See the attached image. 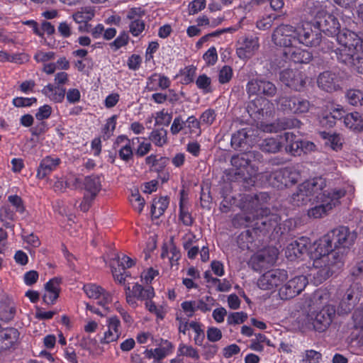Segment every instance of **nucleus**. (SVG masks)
Listing matches in <instances>:
<instances>
[{"label":"nucleus","instance_id":"nucleus-2","mask_svg":"<svg viewBox=\"0 0 363 363\" xmlns=\"http://www.w3.org/2000/svg\"><path fill=\"white\" fill-rule=\"evenodd\" d=\"M111 295L101 286L92 284V332L99 325L105 323L108 326V330L104 333L101 340L104 343H109L118 340L121 335V323L118 318H107L108 313V305L111 301Z\"/></svg>","mask_w":363,"mask_h":363},{"label":"nucleus","instance_id":"nucleus-51","mask_svg":"<svg viewBox=\"0 0 363 363\" xmlns=\"http://www.w3.org/2000/svg\"><path fill=\"white\" fill-rule=\"evenodd\" d=\"M349 66H352L360 74H363V50L361 48L352 56V62H342Z\"/></svg>","mask_w":363,"mask_h":363},{"label":"nucleus","instance_id":"nucleus-63","mask_svg":"<svg viewBox=\"0 0 363 363\" xmlns=\"http://www.w3.org/2000/svg\"><path fill=\"white\" fill-rule=\"evenodd\" d=\"M37 99L35 97H16L13 99L12 104L14 106L18 108L28 107L33 104L36 103Z\"/></svg>","mask_w":363,"mask_h":363},{"label":"nucleus","instance_id":"nucleus-49","mask_svg":"<svg viewBox=\"0 0 363 363\" xmlns=\"http://www.w3.org/2000/svg\"><path fill=\"white\" fill-rule=\"evenodd\" d=\"M196 84L204 94H208L212 91L211 79L205 74L198 77L196 80Z\"/></svg>","mask_w":363,"mask_h":363},{"label":"nucleus","instance_id":"nucleus-64","mask_svg":"<svg viewBox=\"0 0 363 363\" xmlns=\"http://www.w3.org/2000/svg\"><path fill=\"white\" fill-rule=\"evenodd\" d=\"M185 126V121L181 116L174 118L170 127V132L173 135H177Z\"/></svg>","mask_w":363,"mask_h":363},{"label":"nucleus","instance_id":"nucleus-29","mask_svg":"<svg viewBox=\"0 0 363 363\" xmlns=\"http://www.w3.org/2000/svg\"><path fill=\"white\" fill-rule=\"evenodd\" d=\"M259 149L267 153H277L281 149V138L279 135L262 139L258 144Z\"/></svg>","mask_w":363,"mask_h":363},{"label":"nucleus","instance_id":"nucleus-35","mask_svg":"<svg viewBox=\"0 0 363 363\" xmlns=\"http://www.w3.org/2000/svg\"><path fill=\"white\" fill-rule=\"evenodd\" d=\"M15 218V212L10 206L4 205L0 208V221L5 228L13 230L15 225L13 222Z\"/></svg>","mask_w":363,"mask_h":363},{"label":"nucleus","instance_id":"nucleus-45","mask_svg":"<svg viewBox=\"0 0 363 363\" xmlns=\"http://www.w3.org/2000/svg\"><path fill=\"white\" fill-rule=\"evenodd\" d=\"M195 301L196 310H199L203 313L210 311L215 305V299L210 296H204Z\"/></svg>","mask_w":363,"mask_h":363},{"label":"nucleus","instance_id":"nucleus-39","mask_svg":"<svg viewBox=\"0 0 363 363\" xmlns=\"http://www.w3.org/2000/svg\"><path fill=\"white\" fill-rule=\"evenodd\" d=\"M278 257V250L273 247L265 248L253 256V260L266 259V262L271 265L273 264Z\"/></svg>","mask_w":363,"mask_h":363},{"label":"nucleus","instance_id":"nucleus-7","mask_svg":"<svg viewBox=\"0 0 363 363\" xmlns=\"http://www.w3.org/2000/svg\"><path fill=\"white\" fill-rule=\"evenodd\" d=\"M354 187L348 185L345 188H331L321 191L318 199L313 200L315 205L308 211L310 218H319L325 216L333 207L340 203L346 194H353Z\"/></svg>","mask_w":363,"mask_h":363},{"label":"nucleus","instance_id":"nucleus-18","mask_svg":"<svg viewBox=\"0 0 363 363\" xmlns=\"http://www.w3.org/2000/svg\"><path fill=\"white\" fill-rule=\"evenodd\" d=\"M259 47V38L247 36L242 38L238 43L236 53L240 59L251 57Z\"/></svg>","mask_w":363,"mask_h":363},{"label":"nucleus","instance_id":"nucleus-42","mask_svg":"<svg viewBox=\"0 0 363 363\" xmlns=\"http://www.w3.org/2000/svg\"><path fill=\"white\" fill-rule=\"evenodd\" d=\"M149 139L156 146L162 147L167 143V132L164 128L155 129L150 133Z\"/></svg>","mask_w":363,"mask_h":363},{"label":"nucleus","instance_id":"nucleus-57","mask_svg":"<svg viewBox=\"0 0 363 363\" xmlns=\"http://www.w3.org/2000/svg\"><path fill=\"white\" fill-rule=\"evenodd\" d=\"M8 201L11 206L14 207L16 212L20 214H23L26 212V207L20 196L17 195H10L8 196Z\"/></svg>","mask_w":363,"mask_h":363},{"label":"nucleus","instance_id":"nucleus-5","mask_svg":"<svg viewBox=\"0 0 363 363\" xmlns=\"http://www.w3.org/2000/svg\"><path fill=\"white\" fill-rule=\"evenodd\" d=\"M338 47L335 48L334 43L328 40H321L322 49L324 50L323 45L327 46L326 52L331 51L335 57L340 62H352V56L362 48V40L354 32L344 28L340 30L335 35Z\"/></svg>","mask_w":363,"mask_h":363},{"label":"nucleus","instance_id":"nucleus-6","mask_svg":"<svg viewBox=\"0 0 363 363\" xmlns=\"http://www.w3.org/2000/svg\"><path fill=\"white\" fill-rule=\"evenodd\" d=\"M334 6L327 1H314L309 7L313 18L311 25L318 30L331 37H335L340 30V24L336 17L331 15Z\"/></svg>","mask_w":363,"mask_h":363},{"label":"nucleus","instance_id":"nucleus-13","mask_svg":"<svg viewBox=\"0 0 363 363\" xmlns=\"http://www.w3.org/2000/svg\"><path fill=\"white\" fill-rule=\"evenodd\" d=\"M277 91V86L273 82L262 77L252 79L246 84V91L249 96L264 95L273 97Z\"/></svg>","mask_w":363,"mask_h":363},{"label":"nucleus","instance_id":"nucleus-37","mask_svg":"<svg viewBox=\"0 0 363 363\" xmlns=\"http://www.w3.org/2000/svg\"><path fill=\"white\" fill-rule=\"evenodd\" d=\"M132 293L134 297L140 300H150L155 296L154 289L152 286L144 287L138 284L133 286Z\"/></svg>","mask_w":363,"mask_h":363},{"label":"nucleus","instance_id":"nucleus-4","mask_svg":"<svg viewBox=\"0 0 363 363\" xmlns=\"http://www.w3.org/2000/svg\"><path fill=\"white\" fill-rule=\"evenodd\" d=\"M269 199V195L267 192L255 194L250 201L252 210L250 214L238 215L235 220L239 219L242 220V225H247L252 218L256 219L258 228H260L259 224H261L264 229L276 230L280 223V217L276 213H270L269 209L265 207Z\"/></svg>","mask_w":363,"mask_h":363},{"label":"nucleus","instance_id":"nucleus-8","mask_svg":"<svg viewBox=\"0 0 363 363\" xmlns=\"http://www.w3.org/2000/svg\"><path fill=\"white\" fill-rule=\"evenodd\" d=\"M329 294L326 291L319 290L313 294L311 298L314 308L323 306L320 311L317 313L310 311L308 314V318L312 322L314 329L318 332L325 331L330 326L335 315V306L325 305L329 301Z\"/></svg>","mask_w":363,"mask_h":363},{"label":"nucleus","instance_id":"nucleus-23","mask_svg":"<svg viewBox=\"0 0 363 363\" xmlns=\"http://www.w3.org/2000/svg\"><path fill=\"white\" fill-rule=\"evenodd\" d=\"M260 228L257 226V221L255 224L252 230H247L242 232L238 237V243L242 249L253 250L255 245L253 244V234H256L257 231L264 234L273 230V229H264L263 225L259 224Z\"/></svg>","mask_w":363,"mask_h":363},{"label":"nucleus","instance_id":"nucleus-41","mask_svg":"<svg viewBox=\"0 0 363 363\" xmlns=\"http://www.w3.org/2000/svg\"><path fill=\"white\" fill-rule=\"evenodd\" d=\"M321 134L323 138L326 140L325 145L329 146L332 150L338 151L342 149V139L339 134H330L326 132H323Z\"/></svg>","mask_w":363,"mask_h":363},{"label":"nucleus","instance_id":"nucleus-14","mask_svg":"<svg viewBox=\"0 0 363 363\" xmlns=\"http://www.w3.org/2000/svg\"><path fill=\"white\" fill-rule=\"evenodd\" d=\"M307 284L308 279L306 276H296L280 286L278 295L281 300L291 299L298 295Z\"/></svg>","mask_w":363,"mask_h":363},{"label":"nucleus","instance_id":"nucleus-26","mask_svg":"<svg viewBox=\"0 0 363 363\" xmlns=\"http://www.w3.org/2000/svg\"><path fill=\"white\" fill-rule=\"evenodd\" d=\"M281 138V147L285 146L286 152L292 155H300L299 144H301V138L296 136L294 133L286 132L283 135H279Z\"/></svg>","mask_w":363,"mask_h":363},{"label":"nucleus","instance_id":"nucleus-20","mask_svg":"<svg viewBox=\"0 0 363 363\" xmlns=\"http://www.w3.org/2000/svg\"><path fill=\"white\" fill-rule=\"evenodd\" d=\"M337 75L332 72L326 71L320 73L317 79V84L320 89L332 92L340 88Z\"/></svg>","mask_w":363,"mask_h":363},{"label":"nucleus","instance_id":"nucleus-47","mask_svg":"<svg viewBox=\"0 0 363 363\" xmlns=\"http://www.w3.org/2000/svg\"><path fill=\"white\" fill-rule=\"evenodd\" d=\"M186 124L191 134H194L197 136L201 135L202 133L201 125L202 124L199 119H197L194 116H189L185 121Z\"/></svg>","mask_w":363,"mask_h":363},{"label":"nucleus","instance_id":"nucleus-54","mask_svg":"<svg viewBox=\"0 0 363 363\" xmlns=\"http://www.w3.org/2000/svg\"><path fill=\"white\" fill-rule=\"evenodd\" d=\"M277 17L278 16L277 15L274 14L262 17L257 21V28L262 30L269 29L272 26L274 21L277 18Z\"/></svg>","mask_w":363,"mask_h":363},{"label":"nucleus","instance_id":"nucleus-22","mask_svg":"<svg viewBox=\"0 0 363 363\" xmlns=\"http://www.w3.org/2000/svg\"><path fill=\"white\" fill-rule=\"evenodd\" d=\"M67 188L75 190H85V194L91 191V177L89 175L77 174L70 175L65 180Z\"/></svg>","mask_w":363,"mask_h":363},{"label":"nucleus","instance_id":"nucleus-61","mask_svg":"<svg viewBox=\"0 0 363 363\" xmlns=\"http://www.w3.org/2000/svg\"><path fill=\"white\" fill-rule=\"evenodd\" d=\"M216 118V111L213 109L208 108L202 113L199 120L202 125H211Z\"/></svg>","mask_w":363,"mask_h":363},{"label":"nucleus","instance_id":"nucleus-43","mask_svg":"<svg viewBox=\"0 0 363 363\" xmlns=\"http://www.w3.org/2000/svg\"><path fill=\"white\" fill-rule=\"evenodd\" d=\"M247 132L242 128L233 134L231 137V145L234 149L243 147L247 143Z\"/></svg>","mask_w":363,"mask_h":363},{"label":"nucleus","instance_id":"nucleus-11","mask_svg":"<svg viewBox=\"0 0 363 363\" xmlns=\"http://www.w3.org/2000/svg\"><path fill=\"white\" fill-rule=\"evenodd\" d=\"M275 102L278 109L286 113H303L310 108L308 100L296 96L280 95Z\"/></svg>","mask_w":363,"mask_h":363},{"label":"nucleus","instance_id":"nucleus-33","mask_svg":"<svg viewBox=\"0 0 363 363\" xmlns=\"http://www.w3.org/2000/svg\"><path fill=\"white\" fill-rule=\"evenodd\" d=\"M344 118V111L340 106L335 108L328 113H325L320 120L323 126L331 128L335 125L337 120Z\"/></svg>","mask_w":363,"mask_h":363},{"label":"nucleus","instance_id":"nucleus-34","mask_svg":"<svg viewBox=\"0 0 363 363\" xmlns=\"http://www.w3.org/2000/svg\"><path fill=\"white\" fill-rule=\"evenodd\" d=\"M254 156V152L241 153L233 156L230 162L233 167L241 172L242 169L246 168L250 164L251 159Z\"/></svg>","mask_w":363,"mask_h":363},{"label":"nucleus","instance_id":"nucleus-17","mask_svg":"<svg viewBox=\"0 0 363 363\" xmlns=\"http://www.w3.org/2000/svg\"><path fill=\"white\" fill-rule=\"evenodd\" d=\"M279 79L286 86L297 91H302L306 84V75L299 70L284 69L280 72Z\"/></svg>","mask_w":363,"mask_h":363},{"label":"nucleus","instance_id":"nucleus-27","mask_svg":"<svg viewBox=\"0 0 363 363\" xmlns=\"http://www.w3.org/2000/svg\"><path fill=\"white\" fill-rule=\"evenodd\" d=\"M73 20L79 24L78 29L81 32H89L91 28V8H82L81 11L74 13L72 16Z\"/></svg>","mask_w":363,"mask_h":363},{"label":"nucleus","instance_id":"nucleus-59","mask_svg":"<svg viewBox=\"0 0 363 363\" xmlns=\"http://www.w3.org/2000/svg\"><path fill=\"white\" fill-rule=\"evenodd\" d=\"M247 318V315L244 312H235L229 314L227 318L228 325H237L242 323Z\"/></svg>","mask_w":363,"mask_h":363},{"label":"nucleus","instance_id":"nucleus-16","mask_svg":"<svg viewBox=\"0 0 363 363\" xmlns=\"http://www.w3.org/2000/svg\"><path fill=\"white\" fill-rule=\"evenodd\" d=\"M248 112L256 120H264L271 117L274 112L273 104L262 97L253 100L248 106Z\"/></svg>","mask_w":363,"mask_h":363},{"label":"nucleus","instance_id":"nucleus-10","mask_svg":"<svg viewBox=\"0 0 363 363\" xmlns=\"http://www.w3.org/2000/svg\"><path fill=\"white\" fill-rule=\"evenodd\" d=\"M334 251H338V254L342 255V265L344 264L345 256L349 249L353 245L357 238L354 231H350L347 227L339 226L327 234Z\"/></svg>","mask_w":363,"mask_h":363},{"label":"nucleus","instance_id":"nucleus-58","mask_svg":"<svg viewBox=\"0 0 363 363\" xmlns=\"http://www.w3.org/2000/svg\"><path fill=\"white\" fill-rule=\"evenodd\" d=\"M203 59L208 66L214 65L218 61V53L214 46L211 47L203 55Z\"/></svg>","mask_w":363,"mask_h":363},{"label":"nucleus","instance_id":"nucleus-15","mask_svg":"<svg viewBox=\"0 0 363 363\" xmlns=\"http://www.w3.org/2000/svg\"><path fill=\"white\" fill-rule=\"evenodd\" d=\"M287 278L286 271L279 269H271L259 277L257 285L262 290H270L281 285Z\"/></svg>","mask_w":363,"mask_h":363},{"label":"nucleus","instance_id":"nucleus-40","mask_svg":"<svg viewBox=\"0 0 363 363\" xmlns=\"http://www.w3.org/2000/svg\"><path fill=\"white\" fill-rule=\"evenodd\" d=\"M117 118V115H113L110 118H107L105 123L102 125L101 136L104 140H108L113 135L114 130L116 129Z\"/></svg>","mask_w":363,"mask_h":363},{"label":"nucleus","instance_id":"nucleus-19","mask_svg":"<svg viewBox=\"0 0 363 363\" xmlns=\"http://www.w3.org/2000/svg\"><path fill=\"white\" fill-rule=\"evenodd\" d=\"M310 245L309 238L301 237L288 244L285 249V255L289 260L293 261L308 252Z\"/></svg>","mask_w":363,"mask_h":363},{"label":"nucleus","instance_id":"nucleus-1","mask_svg":"<svg viewBox=\"0 0 363 363\" xmlns=\"http://www.w3.org/2000/svg\"><path fill=\"white\" fill-rule=\"evenodd\" d=\"M313 266L308 276L318 285L342 267V255L334 251L327 235L315 241L308 250Z\"/></svg>","mask_w":363,"mask_h":363},{"label":"nucleus","instance_id":"nucleus-36","mask_svg":"<svg viewBox=\"0 0 363 363\" xmlns=\"http://www.w3.org/2000/svg\"><path fill=\"white\" fill-rule=\"evenodd\" d=\"M140 140H141L140 137H135L132 138L131 140L127 141V144L122 145L118 150L119 157L125 162L132 160L134 154L133 149L135 145V142Z\"/></svg>","mask_w":363,"mask_h":363},{"label":"nucleus","instance_id":"nucleus-32","mask_svg":"<svg viewBox=\"0 0 363 363\" xmlns=\"http://www.w3.org/2000/svg\"><path fill=\"white\" fill-rule=\"evenodd\" d=\"M347 128L356 132L363 131V117L358 112H352L344 116Z\"/></svg>","mask_w":363,"mask_h":363},{"label":"nucleus","instance_id":"nucleus-30","mask_svg":"<svg viewBox=\"0 0 363 363\" xmlns=\"http://www.w3.org/2000/svg\"><path fill=\"white\" fill-rule=\"evenodd\" d=\"M42 93L49 99L55 103L63 101L66 89L54 84H49L43 87Z\"/></svg>","mask_w":363,"mask_h":363},{"label":"nucleus","instance_id":"nucleus-21","mask_svg":"<svg viewBox=\"0 0 363 363\" xmlns=\"http://www.w3.org/2000/svg\"><path fill=\"white\" fill-rule=\"evenodd\" d=\"M61 160L55 155H48L43 158L37 169V177L43 179L55 171L60 164Z\"/></svg>","mask_w":363,"mask_h":363},{"label":"nucleus","instance_id":"nucleus-55","mask_svg":"<svg viewBox=\"0 0 363 363\" xmlns=\"http://www.w3.org/2000/svg\"><path fill=\"white\" fill-rule=\"evenodd\" d=\"M145 138H141V140L135 142V145L138 144L137 148L135 149V154L138 157H142L147 155L151 150L152 145L150 143L145 142Z\"/></svg>","mask_w":363,"mask_h":363},{"label":"nucleus","instance_id":"nucleus-52","mask_svg":"<svg viewBox=\"0 0 363 363\" xmlns=\"http://www.w3.org/2000/svg\"><path fill=\"white\" fill-rule=\"evenodd\" d=\"M111 272L114 280L120 284H125V278L130 276L129 272L126 269H122L121 267L111 266Z\"/></svg>","mask_w":363,"mask_h":363},{"label":"nucleus","instance_id":"nucleus-48","mask_svg":"<svg viewBox=\"0 0 363 363\" xmlns=\"http://www.w3.org/2000/svg\"><path fill=\"white\" fill-rule=\"evenodd\" d=\"M177 352L178 355L189 357L195 360H198L200 357L195 348L191 345H187L184 343L179 344Z\"/></svg>","mask_w":363,"mask_h":363},{"label":"nucleus","instance_id":"nucleus-53","mask_svg":"<svg viewBox=\"0 0 363 363\" xmlns=\"http://www.w3.org/2000/svg\"><path fill=\"white\" fill-rule=\"evenodd\" d=\"M172 119V114L162 110L155 113V121L156 125L168 126Z\"/></svg>","mask_w":363,"mask_h":363},{"label":"nucleus","instance_id":"nucleus-3","mask_svg":"<svg viewBox=\"0 0 363 363\" xmlns=\"http://www.w3.org/2000/svg\"><path fill=\"white\" fill-rule=\"evenodd\" d=\"M272 42L284 50L303 44L306 46H317L321 42L320 33L313 31L310 22H304L301 26L294 27L289 24L277 26L272 35Z\"/></svg>","mask_w":363,"mask_h":363},{"label":"nucleus","instance_id":"nucleus-50","mask_svg":"<svg viewBox=\"0 0 363 363\" xmlns=\"http://www.w3.org/2000/svg\"><path fill=\"white\" fill-rule=\"evenodd\" d=\"M189 327L195 333L194 338L195 344L197 345H201L205 337L204 331L201 328V325L198 322L191 321L189 323Z\"/></svg>","mask_w":363,"mask_h":363},{"label":"nucleus","instance_id":"nucleus-12","mask_svg":"<svg viewBox=\"0 0 363 363\" xmlns=\"http://www.w3.org/2000/svg\"><path fill=\"white\" fill-rule=\"evenodd\" d=\"M300 179L298 171L294 167L281 168L272 172L269 176L270 184L283 189L295 184Z\"/></svg>","mask_w":363,"mask_h":363},{"label":"nucleus","instance_id":"nucleus-46","mask_svg":"<svg viewBox=\"0 0 363 363\" xmlns=\"http://www.w3.org/2000/svg\"><path fill=\"white\" fill-rule=\"evenodd\" d=\"M347 102L352 106L363 105V92L359 89H350L346 93Z\"/></svg>","mask_w":363,"mask_h":363},{"label":"nucleus","instance_id":"nucleus-25","mask_svg":"<svg viewBox=\"0 0 363 363\" xmlns=\"http://www.w3.org/2000/svg\"><path fill=\"white\" fill-rule=\"evenodd\" d=\"M284 55L286 59H289L295 63L301 64L308 63L313 57L312 54L309 51L301 49L296 45L291 48L289 47V48L284 50Z\"/></svg>","mask_w":363,"mask_h":363},{"label":"nucleus","instance_id":"nucleus-31","mask_svg":"<svg viewBox=\"0 0 363 363\" xmlns=\"http://www.w3.org/2000/svg\"><path fill=\"white\" fill-rule=\"evenodd\" d=\"M357 300L358 296L354 288L348 289L340 303L339 310L340 313H348L353 308Z\"/></svg>","mask_w":363,"mask_h":363},{"label":"nucleus","instance_id":"nucleus-28","mask_svg":"<svg viewBox=\"0 0 363 363\" xmlns=\"http://www.w3.org/2000/svg\"><path fill=\"white\" fill-rule=\"evenodd\" d=\"M300 121L296 118H284L277 123H270L262 125L263 131L267 133H277L280 130L298 127Z\"/></svg>","mask_w":363,"mask_h":363},{"label":"nucleus","instance_id":"nucleus-56","mask_svg":"<svg viewBox=\"0 0 363 363\" xmlns=\"http://www.w3.org/2000/svg\"><path fill=\"white\" fill-rule=\"evenodd\" d=\"M322 359V354L314 350H308L302 359V363H319Z\"/></svg>","mask_w":363,"mask_h":363},{"label":"nucleus","instance_id":"nucleus-38","mask_svg":"<svg viewBox=\"0 0 363 363\" xmlns=\"http://www.w3.org/2000/svg\"><path fill=\"white\" fill-rule=\"evenodd\" d=\"M169 206V199L167 197L162 196L155 199L151 206V214L155 218L160 217Z\"/></svg>","mask_w":363,"mask_h":363},{"label":"nucleus","instance_id":"nucleus-24","mask_svg":"<svg viewBox=\"0 0 363 363\" xmlns=\"http://www.w3.org/2000/svg\"><path fill=\"white\" fill-rule=\"evenodd\" d=\"M19 338L16 328H7L0 330V352L13 347Z\"/></svg>","mask_w":363,"mask_h":363},{"label":"nucleus","instance_id":"nucleus-44","mask_svg":"<svg viewBox=\"0 0 363 363\" xmlns=\"http://www.w3.org/2000/svg\"><path fill=\"white\" fill-rule=\"evenodd\" d=\"M129 202L133 208L139 213L143 211L145 204V199L140 196L138 189L132 190Z\"/></svg>","mask_w":363,"mask_h":363},{"label":"nucleus","instance_id":"nucleus-9","mask_svg":"<svg viewBox=\"0 0 363 363\" xmlns=\"http://www.w3.org/2000/svg\"><path fill=\"white\" fill-rule=\"evenodd\" d=\"M325 179L315 177L301 184L296 192L291 197V202L294 206H303L315 199H318L321 191L325 188Z\"/></svg>","mask_w":363,"mask_h":363},{"label":"nucleus","instance_id":"nucleus-62","mask_svg":"<svg viewBox=\"0 0 363 363\" xmlns=\"http://www.w3.org/2000/svg\"><path fill=\"white\" fill-rule=\"evenodd\" d=\"M145 22L141 19L133 20L129 25L130 32L134 36H138L145 30Z\"/></svg>","mask_w":363,"mask_h":363},{"label":"nucleus","instance_id":"nucleus-60","mask_svg":"<svg viewBox=\"0 0 363 363\" xmlns=\"http://www.w3.org/2000/svg\"><path fill=\"white\" fill-rule=\"evenodd\" d=\"M233 72L230 66L225 65L219 71L218 81L220 84H225L230 81Z\"/></svg>","mask_w":363,"mask_h":363}]
</instances>
